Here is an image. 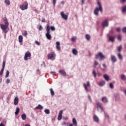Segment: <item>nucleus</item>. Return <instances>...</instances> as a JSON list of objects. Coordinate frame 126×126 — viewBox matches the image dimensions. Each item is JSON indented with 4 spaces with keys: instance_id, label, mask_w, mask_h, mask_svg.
Instances as JSON below:
<instances>
[{
    "instance_id": "obj_1",
    "label": "nucleus",
    "mask_w": 126,
    "mask_h": 126,
    "mask_svg": "<svg viewBox=\"0 0 126 126\" xmlns=\"http://www.w3.org/2000/svg\"><path fill=\"white\" fill-rule=\"evenodd\" d=\"M97 4L98 7H96L94 11V13L95 16H98V15H99V11H100L101 13H103V7L102 6L101 2L100 1H98L97 2Z\"/></svg>"
},
{
    "instance_id": "obj_2",
    "label": "nucleus",
    "mask_w": 126,
    "mask_h": 126,
    "mask_svg": "<svg viewBox=\"0 0 126 126\" xmlns=\"http://www.w3.org/2000/svg\"><path fill=\"white\" fill-rule=\"evenodd\" d=\"M46 33L45 36L48 40H52V35H51V31H50V26L49 24L47 25Z\"/></svg>"
},
{
    "instance_id": "obj_3",
    "label": "nucleus",
    "mask_w": 126,
    "mask_h": 126,
    "mask_svg": "<svg viewBox=\"0 0 126 126\" xmlns=\"http://www.w3.org/2000/svg\"><path fill=\"white\" fill-rule=\"evenodd\" d=\"M99 58H100L99 59L100 61H104V60L106 59V57H105V56H104V54H103V53H102L101 52H99L98 54H97L95 55V59H96V60H98Z\"/></svg>"
},
{
    "instance_id": "obj_4",
    "label": "nucleus",
    "mask_w": 126,
    "mask_h": 126,
    "mask_svg": "<svg viewBox=\"0 0 126 126\" xmlns=\"http://www.w3.org/2000/svg\"><path fill=\"white\" fill-rule=\"evenodd\" d=\"M0 26L1 29L2 30V31H4V33H5V34H6V33H7V32H8V31L7 30V28H8V27H7L2 24H0Z\"/></svg>"
},
{
    "instance_id": "obj_5",
    "label": "nucleus",
    "mask_w": 126,
    "mask_h": 126,
    "mask_svg": "<svg viewBox=\"0 0 126 126\" xmlns=\"http://www.w3.org/2000/svg\"><path fill=\"white\" fill-rule=\"evenodd\" d=\"M20 9L22 10H25V9H27L28 8V3L27 2H25L22 5L20 6Z\"/></svg>"
},
{
    "instance_id": "obj_6",
    "label": "nucleus",
    "mask_w": 126,
    "mask_h": 126,
    "mask_svg": "<svg viewBox=\"0 0 126 126\" xmlns=\"http://www.w3.org/2000/svg\"><path fill=\"white\" fill-rule=\"evenodd\" d=\"M48 60H55L56 59V54L54 52L50 53L48 56Z\"/></svg>"
},
{
    "instance_id": "obj_7",
    "label": "nucleus",
    "mask_w": 126,
    "mask_h": 126,
    "mask_svg": "<svg viewBox=\"0 0 126 126\" xmlns=\"http://www.w3.org/2000/svg\"><path fill=\"white\" fill-rule=\"evenodd\" d=\"M31 57V53L29 51H27L24 56V60L25 61H28V58H30Z\"/></svg>"
},
{
    "instance_id": "obj_8",
    "label": "nucleus",
    "mask_w": 126,
    "mask_h": 126,
    "mask_svg": "<svg viewBox=\"0 0 126 126\" xmlns=\"http://www.w3.org/2000/svg\"><path fill=\"white\" fill-rule=\"evenodd\" d=\"M102 27H108L109 26V22L108 19H105L102 23Z\"/></svg>"
},
{
    "instance_id": "obj_9",
    "label": "nucleus",
    "mask_w": 126,
    "mask_h": 126,
    "mask_svg": "<svg viewBox=\"0 0 126 126\" xmlns=\"http://www.w3.org/2000/svg\"><path fill=\"white\" fill-rule=\"evenodd\" d=\"M97 110L100 109V111L101 112H104V108L103 107V106H102V104L98 102L97 103Z\"/></svg>"
},
{
    "instance_id": "obj_10",
    "label": "nucleus",
    "mask_w": 126,
    "mask_h": 126,
    "mask_svg": "<svg viewBox=\"0 0 126 126\" xmlns=\"http://www.w3.org/2000/svg\"><path fill=\"white\" fill-rule=\"evenodd\" d=\"M4 67H5V61H3L2 67L0 71V75H2L3 74V71L4 70Z\"/></svg>"
},
{
    "instance_id": "obj_11",
    "label": "nucleus",
    "mask_w": 126,
    "mask_h": 126,
    "mask_svg": "<svg viewBox=\"0 0 126 126\" xmlns=\"http://www.w3.org/2000/svg\"><path fill=\"white\" fill-rule=\"evenodd\" d=\"M83 85H84V87L85 90H86V91H87V92H88V88H87V86H89V87H90V86H91L90 82H87V85H86V84L84 83Z\"/></svg>"
},
{
    "instance_id": "obj_12",
    "label": "nucleus",
    "mask_w": 126,
    "mask_h": 126,
    "mask_svg": "<svg viewBox=\"0 0 126 126\" xmlns=\"http://www.w3.org/2000/svg\"><path fill=\"white\" fill-rule=\"evenodd\" d=\"M110 59L111 60V62L112 63H115L117 62V57H116L115 55H111Z\"/></svg>"
},
{
    "instance_id": "obj_13",
    "label": "nucleus",
    "mask_w": 126,
    "mask_h": 126,
    "mask_svg": "<svg viewBox=\"0 0 126 126\" xmlns=\"http://www.w3.org/2000/svg\"><path fill=\"white\" fill-rule=\"evenodd\" d=\"M61 15L62 18H63V19H64L65 20H67L68 16H67V15L64 14L63 12H61Z\"/></svg>"
},
{
    "instance_id": "obj_14",
    "label": "nucleus",
    "mask_w": 126,
    "mask_h": 126,
    "mask_svg": "<svg viewBox=\"0 0 126 126\" xmlns=\"http://www.w3.org/2000/svg\"><path fill=\"white\" fill-rule=\"evenodd\" d=\"M63 118V110H60L58 115V120L61 121Z\"/></svg>"
},
{
    "instance_id": "obj_15",
    "label": "nucleus",
    "mask_w": 126,
    "mask_h": 126,
    "mask_svg": "<svg viewBox=\"0 0 126 126\" xmlns=\"http://www.w3.org/2000/svg\"><path fill=\"white\" fill-rule=\"evenodd\" d=\"M59 73H61V75H63V76H65L66 75V72H65V71L63 69L59 70Z\"/></svg>"
},
{
    "instance_id": "obj_16",
    "label": "nucleus",
    "mask_w": 126,
    "mask_h": 126,
    "mask_svg": "<svg viewBox=\"0 0 126 126\" xmlns=\"http://www.w3.org/2000/svg\"><path fill=\"white\" fill-rule=\"evenodd\" d=\"M94 121L95 122V123H99V118L95 114L94 115Z\"/></svg>"
},
{
    "instance_id": "obj_17",
    "label": "nucleus",
    "mask_w": 126,
    "mask_h": 126,
    "mask_svg": "<svg viewBox=\"0 0 126 126\" xmlns=\"http://www.w3.org/2000/svg\"><path fill=\"white\" fill-rule=\"evenodd\" d=\"M60 45H61V43H60V42L59 41L56 42V49H57L58 51H61Z\"/></svg>"
},
{
    "instance_id": "obj_18",
    "label": "nucleus",
    "mask_w": 126,
    "mask_h": 126,
    "mask_svg": "<svg viewBox=\"0 0 126 126\" xmlns=\"http://www.w3.org/2000/svg\"><path fill=\"white\" fill-rule=\"evenodd\" d=\"M72 53L73 55H74V56H77V54H78V51H77V50H76V49H73L72 50Z\"/></svg>"
},
{
    "instance_id": "obj_19",
    "label": "nucleus",
    "mask_w": 126,
    "mask_h": 126,
    "mask_svg": "<svg viewBox=\"0 0 126 126\" xmlns=\"http://www.w3.org/2000/svg\"><path fill=\"white\" fill-rule=\"evenodd\" d=\"M101 101H102L103 103H108V98L106 97H103L101 98Z\"/></svg>"
},
{
    "instance_id": "obj_20",
    "label": "nucleus",
    "mask_w": 126,
    "mask_h": 126,
    "mask_svg": "<svg viewBox=\"0 0 126 126\" xmlns=\"http://www.w3.org/2000/svg\"><path fill=\"white\" fill-rule=\"evenodd\" d=\"M18 39L19 43H22L23 42V36L22 35H19Z\"/></svg>"
},
{
    "instance_id": "obj_21",
    "label": "nucleus",
    "mask_w": 126,
    "mask_h": 126,
    "mask_svg": "<svg viewBox=\"0 0 126 126\" xmlns=\"http://www.w3.org/2000/svg\"><path fill=\"white\" fill-rule=\"evenodd\" d=\"M73 124L75 126H77V122L75 118H73L72 119Z\"/></svg>"
},
{
    "instance_id": "obj_22",
    "label": "nucleus",
    "mask_w": 126,
    "mask_h": 126,
    "mask_svg": "<svg viewBox=\"0 0 126 126\" xmlns=\"http://www.w3.org/2000/svg\"><path fill=\"white\" fill-rule=\"evenodd\" d=\"M121 79L122 80H126V76L124 74H122L121 76Z\"/></svg>"
},
{
    "instance_id": "obj_23",
    "label": "nucleus",
    "mask_w": 126,
    "mask_h": 126,
    "mask_svg": "<svg viewBox=\"0 0 126 126\" xmlns=\"http://www.w3.org/2000/svg\"><path fill=\"white\" fill-rule=\"evenodd\" d=\"M109 41H111V42H114L115 41V37L114 36H109Z\"/></svg>"
},
{
    "instance_id": "obj_24",
    "label": "nucleus",
    "mask_w": 126,
    "mask_h": 126,
    "mask_svg": "<svg viewBox=\"0 0 126 126\" xmlns=\"http://www.w3.org/2000/svg\"><path fill=\"white\" fill-rule=\"evenodd\" d=\"M122 12H123V13H126V5H125L124 6H123L122 7Z\"/></svg>"
},
{
    "instance_id": "obj_25",
    "label": "nucleus",
    "mask_w": 126,
    "mask_h": 126,
    "mask_svg": "<svg viewBox=\"0 0 126 126\" xmlns=\"http://www.w3.org/2000/svg\"><path fill=\"white\" fill-rule=\"evenodd\" d=\"M14 104L15 105H17V104H18V97H15Z\"/></svg>"
},
{
    "instance_id": "obj_26",
    "label": "nucleus",
    "mask_w": 126,
    "mask_h": 126,
    "mask_svg": "<svg viewBox=\"0 0 126 126\" xmlns=\"http://www.w3.org/2000/svg\"><path fill=\"white\" fill-rule=\"evenodd\" d=\"M117 57L119 60H123V55H122L121 53H118V54L117 55Z\"/></svg>"
},
{
    "instance_id": "obj_27",
    "label": "nucleus",
    "mask_w": 126,
    "mask_h": 126,
    "mask_svg": "<svg viewBox=\"0 0 126 126\" xmlns=\"http://www.w3.org/2000/svg\"><path fill=\"white\" fill-rule=\"evenodd\" d=\"M103 78L106 80V81H109V76L108 75L105 74L103 75Z\"/></svg>"
},
{
    "instance_id": "obj_28",
    "label": "nucleus",
    "mask_w": 126,
    "mask_h": 126,
    "mask_svg": "<svg viewBox=\"0 0 126 126\" xmlns=\"http://www.w3.org/2000/svg\"><path fill=\"white\" fill-rule=\"evenodd\" d=\"M106 83L105 82V81H102L101 82H100L98 84V85H99V86H104V84H105Z\"/></svg>"
},
{
    "instance_id": "obj_29",
    "label": "nucleus",
    "mask_w": 126,
    "mask_h": 126,
    "mask_svg": "<svg viewBox=\"0 0 126 126\" xmlns=\"http://www.w3.org/2000/svg\"><path fill=\"white\" fill-rule=\"evenodd\" d=\"M22 119L23 120V121H25L26 120V114H23L21 115Z\"/></svg>"
},
{
    "instance_id": "obj_30",
    "label": "nucleus",
    "mask_w": 126,
    "mask_h": 126,
    "mask_svg": "<svg viewBox=\"0 0 126 126\" xmlns=\"http://www.w3.org/2000/svg\"><path fill=\"white\" fill-rule=\"evenodd\" d=\"M36 109H38L39 110H43V106L40 104H39L36 107Z\"/></svg>"
},
{
    "instance_id": "obj_31",
    "label": "nucleus",
    "mask_w": 126,
    "mask_h": 126,
    "mask_svg": "<svg viewBox=\"0 0 126 126\" xmlns=\"http://www.w3.org/2000/svg\"><path fill=\"white\" fill-rule=\"evenodd\" d=\"M50 94L52 95V96H54L55 95V92L53 90V89H50Z\"/></svg>"
},
{
    "instance_id": "obj_32",
    "label": "nucleus",
    "mask_w": 126,
    "mask_h": 126,
    "mask_svg": "<svg viewBox=\"0 0 126 126\" xmlns=\"http://www.w3.org/2000/svg\"><path fill=\"white\" fill-rule=\"evenodd\" d=\"M19 111H20L19 107H17L16 108V110L15 112V115H18V114H19Z\"/></svg>"
},
{
    "instance_id": "obj_33",
    "label": "nucleus",
    "mask_w": 126,
    "mask_h": 126,
    "mask_svg": "<svg viewBox=\"0 0 126 126\" xmlns=\"http://www.w3.org/2000/svg\"><path fill=\"white\" fill-rule=\"evenodd\" d=\"M85 38L86 40H87L88 41H89V40H90V35L87 34H86Z\"/></svg>"
},
{
    "instance_id": "obj_34",
    "label": "nucleus",
    "mask_w": 126,
    "mask_h": 126,
    "mask_svg": "<svg viewBox=\"0 0 126 126\" xmlns=\"http://www.w3.org/2000/svg\"><path fill=\"white\" fill-rule=\"evenodd\" d=\"M8 76H9V71L8 70H7L6 71V75H5V78H7V77H8Z\"/></svg>"
},
{
    "instance_id": "obj_35",
    "label": "nucleus",
    "mask_w": 126,
    "mask_h": 126,
    "mask_svg": "<svg viewBox=\"0 0 126 126\" xmlns=\"http://www.w3.org/2000/svg\"><path fill=\"white\" fill-rule=\"evenodd\" d=\"M4 2L6 3L7 5H10V1H9V0H5Z\"/></svg>"
},
{
    "instance_id": "obj_36",
    "label": "nucleus",
    "mask_w": 126,
    "mask_h": 126,
    "mask_svg": "<svg viewBox=\"0 0 126 126\" xmlns=\"http://www.w3.org/2000/svg\"><path fill=\"white\" fill-rule=\"evenodd\" d=\"M93 75H94V78H96V77L97 76V73H96L95 70H94L93 71Z\"/></svg>"
},
{
    "instance_id": "obj_37",
    "label": "nucleus",
    "mask_w": 126,
    "mask_h": 126,
    "mask_svg": "<svg viewBox=\"0 0 126 126\" xmlns=\"http://www.w3.org/2000/svg\"><path fill=\"white\" fill-rule=\"evenodd\" d=\"M109 87L111 88V89H114V84L112 83H110L109 84Z\"/></svg>"
},
{
    "instance_id": "obj_38",
    "label": "nucleus",
    "mask_w": 126,
    "mask_h": 126,
    "mask_svg": "<svg viewBox=\"0 0 126 126\" xmlns=\"http://www.w3.org/2000/svg\"><path fill=\"white\" fill-rule=\"evenodd\" d=\"M44 112H45V114H46V115H49V114H50V110H49V109H45L44 110Z\"/></svg>"
},
{
    "instance_id": "obj_39",
    "label": "nucleus",
    "mask_w": 126,
    "mask_h": 126,
    "mask_svg": "<svg viewBox=\"0 0 126 126\" xmlns=\"http://www.w3.org/2000/svg\"><path fill=\"white\" fill-rule=\"evenodd\" d=\"M115 97L116 100H119L120 99V95L118 94H117L115 95Z\"/></svg>"
},
{
    "instance_id": "obj_40",
    "label": "nucleus",
    "mask_w": 126,
    "mask_h": 126,
    "mask_svg": "<svg viewBox=\"0 0 126 126\" xmlns=\"http://www.w3.org/2000/svg\"><path fill=\"white\" fill-rule=\"evenodd\" d=\"M50 29H51V30H52V31H55V30H56V28H55V27L51 26L50 27Z\"/></svg>"
},
{
    "instance_id": "obj_41",
    "label": "nucleus",
    "mask_w": 126,
    "mask_h": 126,
    "mask_svg": "<svg viewBox=\"0 0 126 126\" xmlns=\"http://www.w3.org/2000/svg\"><path fill=\"white\" fill-rule=\"evenodd\" d=\"M117 39L119 41H121L122 40V35H121V34H118Z\"/></svg>"
},
{
    "instance_id": "obj_42",
    "label": "nucleus",
    "mask_w": 126,
    "mask_h": 126,
    "mask_svg": "<svg viewBox=\"0 0 126 126\" xmlns=\"http://www.w3.org/2000/svg\"><path fill=\"white\" fill-rule=\"evenodd\" d=\"M94 67H96V66H97V65H98V64H99V63H98V62H97V61L94 60Z\"/></svg>"
},
{
    "instance_id": "obj_43",
    "label": "nucleus",
    "mask_w": 126,
    "mask_h": 126,
    "mask_svg": "<svg viewBox=\"0 0 126 126\" xmlns=\"http://www.w3.org/2000/svg\"><path fill=\"white\" fill-rule=\"evenodd\" d=\"M72 42H75L76 41V37H72L71 38Z\"/></svg>"
},
{
    "instance_id": "obj_44",
    "label": "nucleus",
    "mask_w": 126,
    "mask_h": 126,
    "mask_svg": "<svg viewBox=\"0 0 126 126\" xmlns=\"http://www.w3.org/2000/svg\"><path fill=\"white\" fill-rule=\"evenodd\" d=\"M4 24L5 26H7V27H8V26H9V23L7 21H6V22H4Z\"/></svg>"
},
{
    "instance_id": "obj_45",
    "label": "nucleus",
    "mask_w": 126,
    "mask_h": 126,
    "mask_svg": "<svg viewBox=\"0 0 126 126\" xmlns=\"http://www.w3.org/2000/svg\"><path fill=\"white\" fill-rule=\"evenodd\" d=\"M121 51H122V45H120V46L118 47V52H121Z\"/></svg>"
},
{
    "instance_id": "obj_46",
    "label": "nucleus",
    "mask_w": 126,
    "mask_h": 126,
    "mask_svg": "<svg viewBox=\"0 0 126 126\" xmlns=\"http://www.w3.org/2000/svg\"><path fill=\"white\" fill-rule=\"evenodd\" d=\"M24 37H26L27 35H28V32H27V31H25L24 34H23Z\"/></svg>"
},
{
    "instance_id": "obj_47",
    "label": "nucleus",
    "mask_w": 126,
    "mask_h": 126,
    "mask_svg": "<svg viewBox=\"0 0 126 126\" xmlns=\"http://www.w3.org/2000/svg\"><path fill=\"white\" fill-rule=\"evenodd\" d=\"M39 31H42L43 30V27H42V25H40L38 28Z\"/></svg>"
},
{
    "instance_id": "obj_48",
    "label": "nucleus",
    "mask_w": 126,
    "mask_h": 126,
    "mask_svg": "<svg viewBox=\"0 0 126 126\" xmlns=\"http://www.w3.org/2000/svg\"><path fill=\"white\" fill-rule=\"evenodd\" d=\"M56 3H57V0H53V4L54 6H56Z\"/></svg>"
},
{
    "instance_id": "obj_49",
    "label": "nucleus",
    "mask_w": 126,
    "mask_h": 126,
    "mask_svg": "<svg viewBox=\"0 0 126 126\" xmlns=\"http://www.w3.org/2000/svg\"><path fill=\"white\" fill-rule=\"evenodd\" d=\"M122 31L124 33H126V27L123 28Z\"/></svg>"
},
{
    "instance_id": "obj_50",
    "label": "nucleus",
    "mask_w": 126,
    "mask_h": 126,
    "mask_svg": "<svg viewBox=\"0 0 126 126\" xmlns=\"http://www.w3.org/2000/svg\"><path fill=\"white\" fill-rule=\"evenodd\" d=\"M6 122H7L6 119H3L2 121V124H4L5 125V124H6Z\"/></svg>"
},
{
    "instance_id": "obj_51",
    "label": "nucleus",
    "mask_w": 126,
    "mask_h": 126,
    "mask_svg": "<svg viewBox=\"0 0 126 126\" xmlns=\"http://www.w3.org/2000/svg\"><path fill=\"white\" fill-rule=\"evenodd\" d=\"M104 115L105 118H106L107 119H109V115L104 112Z\"/></svg>"
},
{
    "instance_id": "obj_52",
    "label": "nucleus",
    "mask_w": 126,
    "mask_h": 126,
    "mask_svg": "<svg viewBox=\"0 0 126 126\" xmlns=\"http://www.w3.org/2000/svg\"><path fill=\"white\" fill-rule=\"evenodd\" d=\"M35 43L36 44V45H38V46H40V42L38 41H35Z\"/></svg>"
},
{
    "instance_id": "obj_53",
    "label": "nucleus",
    "mask_w": 126,
    "mask_h": 126,
    "mask_svg": "<svg viewBox=\"0 0 126 126\" xmlns=\"http://www.w3.org/2000/svg\"><path fill=\"white\" fill-rule=\"evenodd\" d=\"M10 82V80L9 79H7L6 80V83L8 84Z\"/></svg>"
},
{
    "instance_id": "obj_54",
    "label": "nucleus",
    "mask_w": 126,
    "mask_h": 126,
    "mask_svg": "<svg viewBox=\"0 0 126 126\" xmlns=\"http://www.w3.org/2000/svg\"><path fill=\"white\" fill-rule=\"evenodd\" d=\"M116 30H117V32H121V28H117L116 29Z\"/></svg>"
},
{
    "instance_id": "obj_55",
    "label": "nucleus",
    "mask_w": 126,
    "mask_h": 126,
    "mask_svg": "<svg viewBox=\"0 0 126 126\" xmlns=\"http://www.w3.org/2000/svg\"><path fill=\"white\" fill-rule=\"evenodd\" d=\"M122 3H125L126 2V0H120Z\"/></svg>"
},
{
    "instance_id": "obj_56",
    "label": "nucleus",
    "mask_w": 126,
    "mask_h": 126,
    "mask_svg": "<svg viewBox=\"0 0 126 126\" xmlns=\"http://www.w3.org/2000/svg\"><path fill=\"white\" fill-rule=\"evenodd\" d=\"M3 21H7V18H6V17H4L3 18Z\"/></svg>"
},
{
    "instance_id": "obj_57",
    "label": "nucleus",
    "mask_w": 126,
    "mask_h": 126,
    "mask_svg": "<svg viewBox=\"0 0 126 126\" xmlns=\"http://www.w3.org/2000/svg\"><path fill=\"white\" fill-rule=\"evenodd\" d=\"M88 98L89 99L90 102H92V100L91 99V96H90V95H88Z\"/></svg>"
},
{
    "instance_id": "obj_58",
    "label": "nucleus",
    "mask_w": 126,
    "mask_h": 126,
    "mask_svg": "<svg viewBox=\"0 0 126 126\" xmlns=\"http://www.w3.org/2000/svg\"><path fill=\"white\" fill-rule=\"evenodd\" d=\"M88 54H89V57H92V54L91 53V52H90V51H88Z\"/></svg>"
},
{
    "instance_id": "obj_59",
    "label": "nucleus",
    "mask_w": 126,
    "mask_h": 126,
    "mask_svg": "<svg viewBox=\"0 0 126 126\" xmlns=\"http://www.w3.org/2000/svg\"><path fill=\"white\" fill-rule=\"evenodd\" d=\"M102 66H103V67H104V68H106L107 67V65H106V64L105 63H103Z\"/></svg>"
},
{
    "instance_id": "obj_60",
    "label": "nucleus",
    "mask_w": 126,
    "mask_h": 126,
    "mask_svg": "<svg viewBox=\"0 0 126 126\" xmlns=\"http://www.w3.org/2000/svg\"><path fill=\"white\" fill-rule=\"evenodd\" d=\"M97 74L98 76H101V75H102V74H101V73H100L99 72H98L97 73Z\"/></svg>"
},
{
    "instance_id": "obj_61",
    "label": "nucleus",
    "mask_w": 126,
    "mask_h": 126,
    "mask_svg": "<svg viewBox=\"0 0 126 126\" xmlns=\"http://www.w3.org/2000/svg\"><path fill=\"white\" fill-rule=\"evenodd\" d=\"M45 18H42V21H41V22H45Z\"/></svg>"
},
{
    "instance_id": "obj_62",
    "label": "nucleus",
    "mask_w": 126,
    "mask_h": 126,
    "mask_svg": "<svg viewBox=\"0 0 126 126\" xmlns=\"http://www.w3.org/2000/svg\"><path fill=\"white\" fill-rule=\"evenodd\" d=\"M73 125L71 124H69L67 125V126H73Z\"/></svg>"
},
{
    "instance_id": "obj_63",
    "label": "nucleus",
    "mask_w": 126,
    "mask_h": 126,
    "mask_svg": "<svg viewBox=\"0 0 126 126\" xmlns=\"http://www.w3.org/2000/svg\"><path fill=\"white\" fill-rule=\"evenodd\" d=\"M0 126H4L3 123H0Z\"/></svg>"
},
{
    "instance_id": "obj_64",
    "label": "nucleus",
    "mask_w": 126,
    "mask_h": 126,
    "mask_svg": "<svg viewBox=\"0 0 126 126\" xmlns=\"http://www.w3.org/2000/svg\"><path fill=\"white\" fill-rule=\"evenodd\" d=\"M25 126H31L29 124H26Z\"/></svg>"
}]
</instances>
